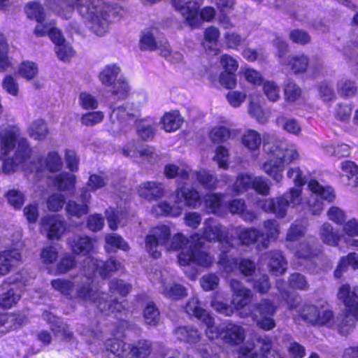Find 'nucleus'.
<instances>
[{"instance_id": "32", "label": "nucleus", "mask_w": 358, "mask_h": 358, "mask_svg": "<svg viewBox=\"0 0 358 358\" xmlns=\"http://www.w3.org/2000/svg\"><path fill=\"white\" fill-rule=\"evenodd\" d=\"M265 232L260 231L259 244L266 249L269 246L270 242L277 238L279 234L278 224L275 220H268L263 223Z\"/></svg>"}, {"instance_id": "36", "label": "nucleus", "mask_w": 358, "mask_h": 358, "mask_svg": "<svg viewBox=\"0 0 358 358\" xmlns=\"http://www.w3.org/2000/svg\"><path fill=\"white\" fill-rule=\"evenodd\" d=\"M137 134L143 141L152 139L157 129V124L152 119L141 120L137 123Z\"/></svg>"}, {"instance_id": "21", "label": "nucleus", "mask_w": 358, "mask_h": 358, "mask_svg": "<svg viewBox=\"0 0 358 358\" xmlns=\"http://www.w3.org/2000/svg\"><path fill=\"white\" fill-rule=\"evenodd\" d=\"M113 111L110 119L112 122V130L113 132H120L124 131V123L128 120H132L136 115L137 111L129 108V104L126 103L121 106L115 107L110 106Z\"/></svg>"}, {"instance_id": "57", "label": "nucleus", "mask_w": 358, "mask_h": 358, "mask_svg": "<svg viewBox=\"0 0 358 358\" xmlns=\"http://www.w3.org/2000/svg\"><path fill=\"white\" fill-rule=\"evenodd\" d=\"M277 124L286 131L298 134L301 131V126L294 119L287 118L284 116H279L276 120Z\"/></svg>"}, {"instance_id": "50", "label": "nucleus", "mask_w": 358, "mask_h": 358, "mask_svg": "<svg viewBox=\"0 0 358 358\" xmlns=\"http://www.w3.org/2000/svg\"><path fill=\"white\" fill-rule=\"evenodd\" d=\"M252 177L247 173H241L237 176L236 180L232 185V190L236 194H241L252 187Z\"/></svg>"}, {"instance_id": "1", "label": "nucleus", "mask_w": 358, "mask_h": 358, "mask_svg": "<svg viewBox=\"0 0 358 358\" xmlns=\"http://www.w3.org/2000/svg\"><path fill=\"white\" fill-rule=\"evenodd\" d=\"M171 231L166 226L154 228L145 238V248L154 258L161 255V248L167 250H180L178 261L181 266L196 264L208 267L213 263V257L204 250L203 243L198 234L188 240L181 234L174 235L170 239Z\"/></svg>"}, {"instance_id": "37", "label": "nucleus", "mask_w": 358, "mask_h": 358, "mask_svg": "<svg viewBox=\"0 0 358 358\" xmlns=\"http://www.w3.org/2000/svg\"><path fill=\"white\" fill-rule=\"evenodd\" d=\"M283 341L286 346L289 357L303 358L306 356V348L301 343L294 341L290 334L285 335Z\"/></svg>"}, {"instance_id": "22", "label": "nucleus", "mask_w": 358, "mask_h": 358, "mask_svg": "<svg viewBox=\"0 0 358 358\" xmlns=\"http://www.w3.org/2000/svg\"><path fill=\"white\" fill-rule=\"evenodd\" d=\"M185 310L189 315L196 317L207 326L206 335L210 336V332L214 329L215 320L206 310L201 307L198 298H191L187 303Z\"/></svg>"}, {"instance_id": "49", "label": "nucleus", "mask_w": 358, "mask_h": 358, "mask_svg": "<svg viewBox=\"0 0 358 358\" xmlns=\"http://www.w3.org/2000/svg\"><path fill=\"white\" fill-rule=\"evenodd\" d=\"M21 294L18 289L10 288L0 296V306L4 308H10L20 299Z\"/></svg>"}, {"instance_id": "60", "label": "nucleus", "mask_w": 358, "mask_h": 358, "mask_svg": "<svg viewBox=\"0 0 358 358\" xmlns=\"http://www.w3.org/2000/svg\"><path fill=\"white\" fill-rule=\"evenodd\" d=\"M131 285L122 280L113 279L109 282V289L112 293H117L124 296L129 293Z\"/></svg>"}, {"instance_id": "41", "label": "nucleus", "mask_w": 358, "mask_h": 358, "mask_svg": "<svg viewBox=\"0 0 358 358\" xmlns=\"http://www.w3.org/2000/svg\"><path fill=\"white\" fill-rule=\"evenodd\" d=\"M48 128L46 122L42 119H38L31 123L28 128V134L30 137L38 141H43L48 134Z\"/></svg>"}, {"instance_id": "40", "label": "nucleus", "mask_w": 358, "mask_h": 358, "mask_svg": "<svg viewBox=\"0 0 358 358\" xmlns=\"http://www.w3.org/2000/svg\"><path fill=\"white\" fill-rule=\"evenodd\" d=\"M319 235L324 243L330 246H336L340 239L338 234L334 230L331 224L324 223L320 228Z\"/></svg>"}, {"instance_id": "26", "label": "nucleus", "mask_w": 358, "mask_h": 358, "mask_svg": "<svg viewBox=\"0 0 358 358\" xmlns=\"http://www.w3.org/2000/svg\"><path fill=\"white\" fill-rule=\"evenodd\" d=\"M164 45V42L160 40V35L157 28L146 29L142 31L139 47L141 50L154 51Z\"/></svg>"}, {"instance_id": "42", "label": "nucleus", "mask_w": 358, "mask_h": 358, "mask_svg": "<svg viewBox=\"0 0 358 358\" xmlns=\"http://www.w3.org/2000/svg\"><path fill=\"white\" fill-rule=\"evenodd\" d=\"M94 247L93 241L87 236L75 237L73 241L72 249L74 253L86 255Z\"/></svg>"}, {"instance_id": "58", "label": "nucleus", "mask_w": 358, "mask_h": 358, "mask_svg": "<svg viewBox=\"0 0 358 358\" xmlns=\"http://www.w3.org/2000/svg\"><path fill=\"white\" fill-rule=\"evenodd\" d=\"M264 93L267 99L272 102L278 101L280 98V87L273 81H266L263 83Z\"/></svg>"}, {"instance_id": "29", "label": "nucleus", "mask_w": 358, "mask_h": 358, "mask_svg": "<svg viewBox=\"0 0 358 358\" xmlns=\"http://www.w3.org/2000/svg\"><path fill=\"white\" fill-rule=\"evenodd\" d=\"M21 260V255L17 250H5L0 252V275L8 273Z\"/></svg>"}, {"instance_id": "9", "label": "nucleus", "mask_w": 358, "mask_h": 358, "mask_svg": "<svg viewBox=\"0 0 358 358\" xmlns=\"http://www.w3.org/2000/svg\"><path fill=\"white\" fill-rule=\"evenodd\" d=\"M149 279L166 298L178 300L187 295L186 288L180 284L172 282L173 274L166 268H155L150 273Z\"/></svg>"}, {"instance_id": "38", "label": "nucleus", "mask_w": 358, "mask_h": 358, "mask_svg": "<svg viewBox=\"0 0 358 358\" xmlns=\"http://www.w3.org/2000/svg\"><path fill=\"white\" fill-rule=\"evenodd\" d=\"M281 64L290 66L294 73H299L307 69L309 62L306 55H300L289 57L286 61L281 60Z\"/></svg>"}, {"instance_id": "24", "label": "nucleus", "mask_w": 358, "mask_h": 358, "mask_svg": "<svg viewBox=\"0 0 358 358\" xmlns=\"http://www.w3.org/2000/svg\"><path fill=\"white\" fill-rule=\"evenodd\" d=\"M62 162L59 154L55 152H50L45 159L38 158L31 165V169L36 173H42L45 171L50 172L58 171L62 169Z\"/></svg>"}, {"instance_id": "11", "label": "nucleus", "mask_w": 358, "mask_h": 358, "mask_svg": "<svg viewBox=\"0 0 358 358\" xmlns=\"http://www.w3.org/2000/svg\"><path fill=\"white\" fill-rule=\"evenodd\" d=\"M301 201V190L292 188L280 197L259 199L257 206L266 213H273L278 217H284L289 207H294Z\"/></svg>"}, {"instance_id": "13", "label": "nucleus", "mask_w": 358, "mask_h": 358, "mask_svg": "<svg viewBox=\"0 0 358 358\" xmlns=\"http://www.w3.org/2000/svg\"><path fill=\"white\" fill-rule=\"evenodd\" d=\"M308 186L312 192L307 203L308 210L312 215H318L323 210L322 200L331 202L335 199V194L331 187H323L315 180H310Z\"/></svg>"}, {"instance_id": "34", "label": "nucleus", "mask_w": 358, "mask_h": 358, "mask_svg": "<svg viewBox=\"0 0 358 358\" xmlns=\"http://www.w3.org/2000/svg\"><path fill=\"white\" fill-rule=\"evenodd\" d=\"M319 252L315 238H310L299 243L296 248L295 255L298 258L308 259L317 255Z\"/></svg>"}, {"instance_id": "15", "label": "nucleus", "mask_w": 358, "mask_h": 358, "mask_svg": "<svg viewBox=\"0 0 358 358\" xmlns=\"http://www.w3.org/2000/svg\"><path fill=\"white\" fill-rule=\"evenodd\" d=\"M210 332V336L206 335L210 339L220 338L226 343L231 345H238L245 339L244 329L236 324L231 322H224L219 327H215Z\"/></svg>"}, {"instance_id": "46", "label": "nucleus", "mask_w": 358, "mask_h": 358, "mask_svg": "<svg viewBox=\"0 0 358 358\" xmlns=\"http://www.w3.org/2000/svg\"><path fill=\"white\" fill-rule=\"evenodd\" d=\"M236 134V131L234 129L224 126H218L211 130L210 137L214 143H219L227 141Z\"/></svg>"}, {"instance_id": "39", "label": "nucleus", "mask_w": 358, "mask_h": 358, "mask_svg": "<svg viewBox=\"0 0 358 358\" xmlns=\"http://www.w3.org/2000/svg\"><path fill=\"white\" fill-rule=\"evenodd\" d=\"M220 36L219 29L215 27H210L205 30L204 48L210 53L216 55L219 52L217 40Z\"/></svg>"}, {"instance_id": "27", "label": "nucleus", "mask_w": 358, "mask_h": 358, "mask_svg": "<svg viewBox=\"0 0 358 358\" xmlns=\"http://www.w3.org/2000/svg\"><path fill=\"white\" fill-rule=\"evenodd\" d=\"M41 225L50 238L57 239L65 231V222L59 215L44 217Z\"/></svg>"}, {"instance_id": "31", "label": "nucleus", "mask_w": 358, "mask_h": 358, "mask_svg": "<svg viewBox=\"0 0 358 358\" xmlns=\"http://www.w3.org/2000/svg\"><path fill=\"white\" fill-rule=\"evenodd\" d=\"M164 193V187L161 183L148 181L142 183L138 187L141 197L152 201L161 197Z\"/></svg>"}, {"instance_id": "52", "label": "nucleus", "mask_w": 358, "mask_h": 358, "mask_svg": "<svg viewBox=\"0 0 358 358\" xmlns=\"http://www.w3.org/2000/svg\"><path fill=\"white\" fill-rule=\"evenodd\" d=\"M127 213L119 211L118 210H110L106 211V217L110 229L115 231L120 225H124V219H126Z\"/></svg>"}, {"instance_id": "12", "label": "nucleus", "mask_w": 358, "mask_h": 358, "mask_svg": "<svg viewBox=\"0 0 358 358\" xmlns=\"http://www.w3.org/2000/svg\"><path fill=\"white\" fill-rule=\"evenodd\" d=\"M120 69L115 64L107 65L99 73L101 83L107 87H111L112 94L118 99H124L129 92V87L126 80L119 76Z\"/></svg>"}, {"instance_id": "8", "label": "nucleus", "mask_w": 358, "mask_h": 358, "mask_svg": "<svg viewBox=\"0 0 358 358\" xmlns=\"http://www.w3.org/2000/svg\"><path fill=\"white\" fill-rule=\"evenodd\" d=\"M173 334L180 342L194 348L201 358H219L217 348H214L211 342L206 343L201 332L194 327H178L174 329Z\"/></svg>"}, {"instance_id": "20", "label": "nucleus", "mask_w": 358, "mask_h": 358, "mask_svg": "<svg viewBox=\"0 0 358 358\" xmlns=\"http://www.w3.org/2000/svg\"><path fill=\"white\" fill-rule=\"evenodd\" d=\"M300 315L303 320L309 324L321 325L327 324L333 317L331 310L313 305L304 306Z\"/></svg>"}, {"instance_id": "43", "label": "nucleus", "mask_w": 358, "mask_h": 358, "mask_svg": "<svg viewBox=\"0 0 358 358\" xmlns=\"http://www.w3.org/2000/svg\"><path fill=\"white\" fill-rule=\"evenodd\" d=\"M163 128L166 131L171 132L180 128L182 119L178 111L166 113L162 118Z\"/></svg>"}, {"instance_id": "54", "label": "nucleus", "mask_w": 358, "mask_h": 358, "mask_svg": "<svg viewBox=\"0 0 358 358\" xmlns=\"http://www.w3.org/2000/svg\"><path fill=\"white\" fill-rule=\"evenodd\" d=\"M143 317L145 323L149 325L155 326L159 323L160 315L154 303L150 302L147 304L143 310Z\"/></svg>"}, {"instance_id": "55", "label": "nucleus", "mask_w": 358, "mask_h": 358, "mask_svg": "<svg viewBox=\"0 0 358 358\" xmlns=\"http://www.w3.org/2000/svg\"><path fill=\"white\" fill-rule=\"evenodd\" d=\"M18 135H20V129H18ZM17 140V147L15 151V157L19 162L23 163L30 154V148L26 138H19L17 136L15 141Z\"/></svg>"}, {"instance_id": "10", "label": "nucleus", "mask_w": 358, "mask_h": 358, "mask_svg": "<svg viewBox=\"0 0 358 358\" xmlns=\"http://www.w3.org/2000/svg\"><path fill=\"white\" fill-rule=\"evenodd\" d=\"M173 5L192 28L198 27L201 19L210 21L214 17L215 13L213 8L206 7L201 10L199 15V0H173Z\"/></svg>"}, {"instance_id": "51", "label": "nucleus", "mask_w": 358, "mask_h": 358, "mask_svg": "<svg viewBox=\"0 0 358 358\" xmlns=\"http://www.w3.org/2000/svg\"><path fill=\"white\" fill-rule=\"evenodd\" d=\"M223 195L222 194H208L204 197V204L208 213H216L220 208Z\"/></svg>"}, {"instance_id": "61", "label": "nucleus", "mask_w": 358, "mask_h": 358, "mask_svg": "<svg viewBox=\"0 0 358 358\" xmlns=\"http://www.w3.org/2000/svg\"><path fill=\"white\" fill-rule=\"evenodd\" d=\"M252 188L263 196H267L270 192V182L262 176L252 178Z\"/></svg>"}, {"instance_id": "59", "label": "nucleus", "mask_w": 358, "mask_h": 358, "mask_svg": "<svg viewBox=\"0 0 358 358\" xmlns=\"http://www.w3.org/2000/svg\"><path fill=\"white\" fill-rule=\"evenodd\" d=\"M106 242L107 244V251H110V247L119 248L124 251H127L129 249L128 244L124 241V239L116 234H111L106 236Z\"/></svg>"}, {"instance_id": "5", "label": "nucleus", "mask_w": 358, "mask_h": 358, "mask_svg": "<svg viewBox=\"0 0 358 358\" xmlns=\"http://www.w3.org/2000/svg\"><path fill=\"white\" fill-rule=\"evenodd\" d=\"M75 297L85 301L94 303L101 312L106 315L114 314L115 317L120 319L123 315H127L128 310L125 308V301L118 302L117 301L107 300V295L103 292L100 293L94 289L87 279L80 285H78Z\"/></svg>"}, {"instance_id": "56", "label": "nucleus", "mask_w": 358, "mask_h": 358, "mask_svg": "<svg viewBox=\"0 0 358 358\" xmlns=\"http://www.w3.org/2000/svg\"><path fill=\"white\" fill-rule=\"evenodd\" d=\"M55 183L61 191L71 189L74 187L75 176L69 173H62L56 177Z\"/></svg>"}, {"instance_id": "44", "label": "nucleus", "mask_w": 358, "mask_h": 358, "mask_svg": "<svg viewBox=\"0 0 358 358\" xmlns=\"http://www.w3.org/2000/svg\"><path fill=\"white\" fill-rule=\"evenodd\" d=\"M323 148L327 154L337 158L346 157L350 154V146L345 143L336 145L332 142H327Z\"/></svg>"}, {"instance_id": "28", "label": "nucleus", "mask_w": 358, "mask_h": 358, "mask_svg": "<svg viewBox=\"0 0 358 358\" xmlns=\"http://www.w3.org/2000/svg\"><path fill=\"white\" fill-rule=\"evenodd\" d=\"M263 259L266 261L273 275H281L285 271L287 262L280 251H269L264 255Z\"/></svg>"}, {"instance_id": "63", "label": "nucleus", "mask_w": 358, "mask_h": 358, "mask_svg": "<svg viewBox=\"0 0 358 358\" xmlns=\"http://www.w3.org/2000/svg\"><path fill=\"white\" fill-rule=\"evenodd\" d=\"M66 210L71 216L80 217L88 212L87 204H80L74 201H69L66 205Z\"/></svg>"}, {"instance_id": "3", "label": "nucleus", "mask_w": 358, "mask_h": 358, "mask_svg": "<svg viewBox=\"0 0 358 358\" xmlns=\"http://www.w3.org/2000/svg\"><path fill=\"white\" fill-rule=\"evenodd\" d=\"M263 149L270 159L263 164L262 169L273 180L280 182L285 166L299 159V152L294 145L284 148L280 141H270L265 138Z\"/></svg>"}, {"instance_id": "25", "label": "nucleus", "mask_w": 358, "mask_h": 358, "mask_svg": "<svg viewBox=\"0 0 358 358\" xmlns=\"http://www.w3.org/2000/svg\"><path fill=\"white\" fill-rule=\"evenodd\" d=\"M42 317L50 327L55 336L64 341H71L73 338V334L69 326L64 323L60 318L55 317L49 311H43Z\"/></svg>"}, {"instance_id": "4", "label": "nucleus", "mask_w": 358, "mask_h": 358, "mask_svg": "<svg viewBox=\"0 0 358 358\" xmlns=\"http://www.w3.org/2000/svg\"><path fill=\"white\" fill-rule=\"evenodd\" d=\"M224 227L217 224L213 219L206 220L203 223V232L200 240L204 239L208 241H217L220 250L218 264L223 266L225 271L230 272L236 267L237 262L232 256L228 255L229 251L234 247V241L235 238L229 236L224 231Z\"/></svg>"}, {"instance_id": "23", "label": "nucleus", "mask_w": 358, "mask_h": 358, "mask_svg": "<svg viewBox=\"0 0 358 358\" xmlns=\"http://www.w3.org/2000/svg\"><path fill=\"white\" fill-rule=\"evenodd\" d=\"M229 286L233 292L231 303L235 310H239L248 305L252 300V292L239 280L231 279Z\"/></svg>"}, {"instance_id": "30", "label": "nucleus", "mask_w": 358, "mask_h": 358, "mask_svg": "<svg viewBox=\"0 0 358 358\" xmlns=\"http://www.w3.org/2000/svg\"><path fill=\"white\" fill-rule=\"evenodd\" d=\"M260 236V231L255 227L243 228L237 233V238L241 245L246 246L255 245L259 250L264 249L259 244V241H261Z\"/></svg>"}, {"instance_id": "53", "label": "nucleus", "mask_w": 358, "mask_h": 358, "mask_svg": "<svg viewBox=\"0 0 358 358\" xmlns=\"http://www.w3.org/2000/svg\"><path fill=\"white\" fill-rule=\"evenodd\" d=\"M27 15L30 19H34L38 22H42L45 19L44 9L37 2H29L25 7Z\"/></svg>"}, {"instance_id": "6", "label": "nucleus", "mask_w": 358, "mask_h": 358, "mask_svg": "<svg viewBox=\"0 0 358 358\" xmlns=\"http://www.w3.org/2000/svg\"><path fill=\"white\" fill-rule=\"evenodd\" d=\"M338 298L346 308V313L337 318L336 322L339 333L347 335L355 325L358 315V289L352 288L348 284L340 287Z\"/></svg>"}, {"instance_id": "16", "label": "nucleus", "mask_w": 358, "mask_h": 358, "mask_svg": "<svg viewBox=\"0 0 358 358\" xmlns=\"http://www.w3.org/2000/svg\"><path fill=\"white\" fill-rule=\"evenodd\" d=\"M121 268V264L115 258L111 257L106 262L88 257L84 262L85 272L90 275L98 273L102 277H107L111 272Z\"/></svg>"}, {"instance_id": "33", "label": "nucleus", "mask_w": 358, "mask_h": 358, "mask_svg": "<svg viewBox=\"0 0 358 358\" xmlns=\"http://www.w3.org/2000/svg\"><path fill=\"white\" fill-rule=\"evenodd\" d=\"M229 209L231 213L238 215L245 222H252L257 218V213L254 210L246 209L243 199H236L231 201Z\"/></svg>"}, {"instance_id": "64", "label": "nucleus", "mask_w": 358, "mask_h": 358, "mask_svg": "<svg viewBox=\"0 0 358 358\" xmlns=\"http://www.w3.org/2000/svg\"><path fill=\"white\" fill-rule=\"evenodd\" d=\"M80 106L85 110H94L98 108L97 99L87 92H81L78 97Z\"/></svg>"}, {"instance_id": "19", "label": "nucleus", "mask_w": 358, "mask_h": 358, "mask_svg": "<svg viewBox=\"0 0 358 358\" xmlns=\"http://www.w3.org/2000/svg\"><path fill=\"white\" fill-rule=\"evenodd\" d=\"M273 342L267 335L259 336L257 338L256 348L259 349V353L255 350L245 349L240 358H280L279 355L272 348Z\"/></svg>"}, {"instance_id": "47", "label": "nucleus", "mask_w": 358, "mask_h": 358, "mask_svg": "<svg viewBox=\"0 0 358 358\" xmlns=\"http://www.w3.org/2000/svg\"><path fill=\"white\" fill-rule=\"evenodd\" d=\"M283 90L285 99L289 102L296 101L301 95L300 87L291 79L285 81Z\"/></svg>"}, {"instance_id": "35", "label": "nucleus", "mask_w": 358, "mask_h": 358, "mask_svg": "<svg viewBox=\"0 0 358 358\" xmlns=\"http://www.w3.org/2000/svg\"><path fill=\"white\" fill-rule=\"evenodd\" d=\"M106 350L120 358H129L130 344L117 338H110L105 343Z\"/></svg>"}, {"instance_id": "48", "label": "nucleus", "mask_w": 358, "mask_h": 358, "mask_svg": "<svg viewBox=\"0 0 358 358\" xmlns=\"http://www.w3.org/2000/svg\"><path fill=\"white\" fill-rule=\"evenodd\" d=\"M262 141L260 134L257 131L252 129L248 130L242 137L243 145L251 150H255L259 148Z\"/></svg>"}, {"instance_id": "45", "label": "nucleus", "mask_w": 358, "mask_h": 358, "mask_svg": "<svg viewBox=\"0 0 358 358\" xmlns=\"http://www.w3.org/2000/svg\"><path fill=\"white\" fill-rule=\"evenodd\" d=\"M129 358H145L151 352V343L148 340L139 341L136 345L130 344Z\"/></svg>"}, {"instance_id": "7", "label": "nucleus", "mask_w": 358, "mask_h": 358, "mask_svg": "<svg viewBox=\"0 0 358 358\" xmlns=\"http://www.w3.org/2000/svg\"><path fill=\"white\" fill-rule=\"evenodd\" d=\"M200 205L201 200L199 192L182 187L176 190L173 205L166 201H161L152 207V211L157 215L177 217L181 214L184 206H187L196 208Z\"/></svg>"}, {"instance_id": "62", "label": "nucleus", "mask_w": 358, "mask_h": 358, "mask_svg": "<svg viewBox=\"0 0 358 358\" xmlns=\"http://www.w3.org/2000/svg\"><path fill=\"white\" fill-rule=\"evenodd\" d=\"M194 175L198 182L206 188H213L216 185V178L209 172L201 170L194 173Z\"/></svg>"}, {"instance_id": "17", "label": "nucleus", "mask_w": 358, "mask_h": 358, "mask_svg": "<svg viewBox=\"0 0 358 358\" xmlns=\"http://www.w3.org/2000/svg\"><path fill=\"white\" fill-rule=\"evenodd\" d=\"M275 310V306L269 300L264 299L257 304L254 319L256 320L257 326L266 331L273 329L275 327V323L273 317Z\"/></svg>"}, {"instance_id": "2", "label": "nucleus", "mask_w": 358, "mask_h": 358, "mask_svg": "<svg viewBox=\"0 0 358 358\" xmlns=\"http://www.w3.org/2000/svg\"><path fill=\"white\" fill-rule=\"evenodd\" d=\"M46 6L64 19L71 17L76 8L89 23L91 31L98 36L109 30L110 16L115 13L112 6L102 0H92L83 4V0H46Z\"/></svg>"}, {"instance_id": "14", "label": "nucleus", "mask_w": 358, "mask_h": 358, "mask_svg": "<svg viewBox=\"0 0 358 358\" xmlns=\"http://www.w3.org/2000/svg\"><path fill=\"white\" fill-rule=\"evenodd\" d=\"M18 136V127L16 126H8L1 135V159L3 160V169L6 173H10L15 170L19 162L18 160L7 157L9 153L13 150L15 145V139Z\"/></svg>"}, {"instance_id": "18", "label": "nucleus", "mask_w": 358, "mask_h": 358, "mask_svg": "<svg viewBox=\"0 0 358 358\" xmlns=\"http://www.w3.org/2000/svg\"><path fill=\"white\" fill-rule=\"evenodd\" d=\"M122 154L125 157L134 159V162L139 164L145 162L153 164L157 159V155L152 148L148 145L138 148L134 141L129 143L124 147Z\"/></svg>"}]
</instances>
